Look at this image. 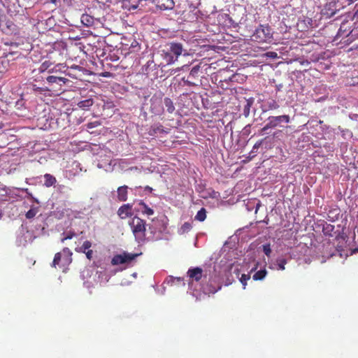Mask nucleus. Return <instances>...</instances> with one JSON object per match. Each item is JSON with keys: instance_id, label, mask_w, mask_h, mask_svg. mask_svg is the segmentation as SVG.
Here are the masks:
<instances>
[{"instance_id": "1", "label": "nucleus", "mask_w": 358, "mask_h": 358, "mask_svg": "<svg viewBox=\"0 0 358 358\" xmlns=\"http://www.w3.org/2000/svg\"><path fill=\"white\" fill-rule=\"evenodd\" d=\"M135 240L138 243H144L146 241V222L138 216L133 217L129 221Z\"/></svg>"}, {"instance_id": "2", "label": "nucleus", "mask_w": 358, "mask_h": 358, "mask_svg": "<svg viewBox=\"0 0 358 358\" xmlns=\"http://www.w3.org/2000/svg\"><path fill=\"white\" fill-rule=\"evenodd\" d=\"M166 50H163L164 59L167 64L175 63L178 57L185 51L183 45L178 42H170L166 45Z\"/></svg>"}, {"instance_id": "3", "label": "nucleus", "mask_w": 358, "mask_h": 358, "mask_svg": "<svg viewBox=\"0 0 358 358\" xmlns=\"http://www.w3.org/2000/svg\"><path fill=\"white\" fill-rule=\"evenodd\" d=\"M72 255L73 253L69 248H63L62 252H57L55 255L52 266L56 268L57 266H58L64 272H65L68 269V266L72 262Z\"/></svg>"}, {"instance_id": "4", "label": "nucleus", "mask_w": 358, "mask_h": 358, "mask_svg": "<svg viewBox=\"0 0 358 358\" xmlns=\"http://www.w3.org/2000/svg\"><path fill=\"white\" fill-rule=\"evenodd\" d=\"M46 81L48 83V85L50 86V89L45 88L43 89L42 91H55L58 92V94H60L63 92H64V90L62 88V86L66 85L69 80V79L64 78V77H59V76H48L46 78Z\"/></svg>"}, {"instance_id": "5", "label": "nucleus", "mask_w": 358, "mask_h": 358, "mask_svg": "<svg viewBox=\"0 0 358 358\" xmlns=\"http://www.w3.org/2000/svg\"><path fill=\"white\" fill-rule=\"evenodd\" d=\"M252 41L263 43L272 38L271 29L268 25H259L252 35Z\"/></svg>"}, {"instance_id": "6", "label": "nucleus", "mask_w": 358, "mask_h": 358, "mask_svg": "<svg viewBox=\"0 0 358 358\" xmlns=\"http://www.w3.org/2000/svg\"><path fill=\"white\" fill-rule=\"evenodd\" d=\"M200 71V66L196 65L194 66L190 71L189 75L186 78H182V81L187 86L196 87L200 84L199 79V72Z\"/></svg>"}, {"instance_id": "7", "label": "nucleus", "mask_w": 358, "mask_h": 358, "mask_svg": "<svg viewBox=\"0 0 358 358\" xmlns=\"http://www.w3.org/2000/svg\"><path fill=\"white\" fill-rule=\"evenodd\" d=\"M269 122L262 129V132H265L271 127H275L282 122L288 123L289 121V115L272 116L268 118Z\"/></svg>"}, {"instance_id": "8", "label": "nucleus", "mask_w": 358, "mask_h": 358, "mask_svg": "<svg viewBox=\"0 0 358 358\" xmlns=\"http://www.w3.org/2000/svg\"><path fill=\"white\" fill-rule=\"evenodd\" d=\"M150 104V111L155 115H162L164 112V108L163 107V101L161 98H157L153 96L151 100Z\"/></svg>"}, {"instance_id": "9", "label": "nucleus", "mask_w": 358, "mask_h": 358, "mask_svg": "<svg viewBox=\"0 0 358 358\" xmlns=\"http://www.w3.org/2000/svg\"><path fill=\"white\" fill-rule=\"evenodd\" d=\"M170 131L169 129H165L160 124H155L150 127L148 134L150 136H159L164 134H169Z\"/></svg>"}, {"instance_id": "10", "label": "nucleus", "mask_w": 358, "mask_h": 358, "mask_svg": "<svg viewBox=\"0 0 358 358\" xmlns=\"http://www.w3.org/2000/svg\"><path fill=\"white\" fill-rule=\"evenodd\" d=\"M117 215L122 220L131 217L132 206L129 203L122 205L117 210Z\"/></svg>"}, {"instance_id": "11", "label": "nucleus", "mask_w": 358, "mask_h": 358, "mask_svg": "<svg viewBox=\"0 0 358 358\" xmlns=\"http://www.w3.org/2000/svg\"><path fill=\"white\" fill-rule=\"evenodd\" d=\"M157 8L160 10H171L173 8L175 3L173 0H153Z\"/></svg>"}, {"instance_id": "12", "label": "nucleus", "mask_w": 358, "mask_h": 358, "mask_svg": "<svg viewBox=\"0 0 358 358\" xmlns=\"http://www.w3.org/2000/svg\"><path fill=\"white\" fill-rule=\"evenodd\" d=\"M203 270L199 267L189 268L187 271V275L189 278L195 281H199L202 278Z\"/></svg>"}, {"instance_id": "13", "label": "nucleus", "mask_w": 358, "mask_h": 358, "mask_svg": "<svg viewBox=\"0 0 358 358\" xmlns=\"http://www.w3.org/2000/svg\"><path fill=\"white\" fill-rule=\"evenodd\" d=\"M309 248L305 243H300L297 246L292 250V255L294 257L300 259V255H298V253H302L306 255L309 252Z\"/></svg>"}, {"instance_id": "14", "label": "nucleus", "mask_w": 358, "mask_h": 358, "mask_svg": "<svg viewBox=\"0 0 358 358\" xmlns=\"http://www.w3.org/2000/svg\"><path fill=\"white\" fill-rule=\"evenodd\" d=\"M80 21L83 25L90 27H93L97 22V20L89 14L84 13L81 15Z\"/></svg>"}, {"instance_id": "15", "label": "nucleus", "mask_w": 358, "mask_h": 358, "mask_svg": "<svg viewBox=\"0 0 358 358\" xmlns=\"http://www.w3.org/2000/svg\"><path fill=\"white\" fill-rule=\"evenodd\" d=\"M127 186L123 185L117 188V199L120 201H125L127 199Z\"/></svg>"}, {"instance_id": "16", "label": "nucleus", "mask_w": 358, "mask_h": 358, "mask_svg": "<svg viewBox=\"0 0 358 358\" xmlns=\"http://www.w3.org/2000/svg\"><path fill=\"white\" fill-rule=\"evenodd\" d=\"M138 210L141 211V213L144 215H152L154 214V210L150 208L144 201H140L138 202Z\"/></svg>"}, {"instance_id": "17", "label": "nucleus", "mask_w": 358, "mask_h": 358, "mask_svg": "<svg viewBox=\"0 0 358 358\" xmlns=\"http://www.w3.org/2000/svg\"><path fill=\"white\" fill-rule=\"evenodd\" d=\"M44 185L46 187H50L57 182L56 178L50 173H45L44 175Z\"/></svg>"}, {"instance_id": "18", "label": "nucleus", "mask_w": 358, "mask_h": 358, "mask_svg": "<svg viewBox=\"0 0 358 358\" xmlns=\"http://www.w3.org/2000/svg\"><path fill=\"white\" fill-rule=\"evenodd\" d=\"M163 104L165 106L166 111L169 113H173L175 110V106L173 101L169 98L165 97L163 100Z\"/></svg>"}, {"instance_id": "19", "label": "nucleus", "mask_w": 358, "mask_h": 358, "mask_svg": "<svg viewBox=\"0 0 358 358\" xmlns=\"http://www.w3.org/2000/svg\"><path fill=\"white\" fill-rule=\"evenodd\" d=\"M53 66V63L50 60L44 61L38 67V71L39 73H44L45 71H48L50 73V69Z\"/></svg>"}, {"instance_id": "20", "label": "nucleus", "mask_w": 358, "mask_h": 358, "mask_svg": "<svg viewBox=\"0 0 358 358\" xmlns=\"http://www.w3.org/2000/svg\"><path fill=\"white\" fill-rule=\"evenodd\" d=\"M9 55H13V53H9L5 57L0 59V73H3L7 70L9 65V59H8Z\"/></svg>"}, {"instance_id": "21", "label": "nucleus", "mask_w": 358, "mask_h": 358, "mask_svg": "<svg viewBox=\"0 0 358 358\" xmlns=\"http://www.w3.org/2000/svg\"><path fill=\"white\" fill-rule=\"evenodd\" d=\"M266 269L265 268H261L253 275L252 278L254 280H262L266 277Z\"/></svg>"}, {"instance_id": "22", "label": "nucleus", "mask_w": 358, "mask_h": 358, "mask_svg": "<svg viewBox=\"0 0 358 358\" xmlns=\"http://www.w3.org/2000/svg\"><path fill=\"white\" fill-rule=\"evenodd\" d=\"M94 101L92 99H87L78 102V106L83 110H87L90 106H92Z\"/></svg>"}, {"instance_id": "23", "label": "nucleus", "mask_w": 358, "mask_h": 358, "mask_svg": "<svg viewBox=\"0 0 358 358\" xmlns=\"http://www.w3.org/2000/svg\"><path fill=\"white\" fill-rule=\"evenodd\" d=\"M264 106L268 110H274L278 108L277 102L271 99L265 101Z\"/></svg>"}, {"instance_id": "24", "label": "nucleus", "mask_w": 358, "mask_h": 358, "mask_svg": "<svg viewBox=\"0 0 358 358\" xmlns=\"http://www.w3.org/2000/svg\"><path fill=\"white\" fill-rule=\"evenodd\" d=\"M125 261L126 260H125V259H124L123 253H122L120 255H115L111 260V263L113 265H119V264H125Z\"/></svg>"}, {"instance_id": "25", "label": "nucleus", "mask_w": 358, "mask_h": 358, "mask_svg": "<svg viewBox=\"0 0 358 358\" xmlns=\"http://www.w3.org/2000/svg\"><path fill=\"white\" fill-rule=\"evenodd\" d=\"M66 67V65L65 64L58 63L51 67V69H50V73L62 72L63 69Z\"/></svg>"}, {"instance_id": "26", "label": "nucleus", "mask_w": 358, "mask_h": 358, "mask_svg": "<svg viewBox=\"0 0 358 358\" xmlns=\"http://www.w3.org/2000/svg\"><path fill=\"white\" fill-rule=\"evenodd\" d=\"M141 50V45L138 43V41H134L130 47H129V53H136L138 52Z\"/></svg>"}, {"instance_id": "27", "label": "nucleus", "mask_w": 358, "mask_h": 358, "mask_svg": "<svg viewBox=\"0 0 358 358\" xmlns=\"http://www.w3.org/2000/svg\"><path fill=\"white\" fill-rule=\"evenodd\" d=\"M206 217V209L203 208H202L201 210H199L195 216V219L200 222L204 221Z\"/></svg>"}, {"instance_id": "28", "label": "nucleus", "mask_w": 358, "mask_h": 358, "mask_svg": "<svg viewBox=\"0 0 358 358\" xmlns=\"http://www.w3.org/2000/svg\"><path fill=\"white\" fill-rule=\"evenodd\" d=\"M91 246L92 243L90 241H85L79 249H76V251L78 252H85V251L90 250Z\"/></svg>"}, {"instance_id": "29", "label": "nucleus", "mask_w": 358, "mask_h": 358, "mask_svg": "<svg viewBox=\"0 0 358 358\" xmlns=\"http://www.w3.org/2000/svg\"><path fill=\"white\" fill-rule=\"evenodd\" d=\"M287 262L285 258H279L276 260L277 269L284 270Z\"/></svg>"}, {"instance_id": "30", "label": "nucleus", "mask_w": 358, "mask_h": 358, "mask_svg": "<svg viewBox=\"0 0 358 358\" xmlns=\"http://www.w3.org/2000/svg\"><path fill=\"white\" fill-rule=\"evenodd\" d=\"M138 254H131L127 252H123L124 259H125V263H129L133 261L136 257Z\"/></svg>"}, {"instance_id": "31", "label": "nucleus", "mask_w": 358, "mask_h": 358, "mask_svg": "<svg viewBox=\"0 0 358 358\" xmlns=\"http://www.w3.org/2000/svg\"><path fill=\"white\" fill-rule=\"evenodd\" d=\"M38 213V208H32L30 210H29L25 216L27 219H31L34 217Z\"/></svg>"}, {"instance_id": "32", "label": "nucleus", "mask_w": 358, "mask_h": 358, "mask_svg": "<svg viewBox=\"0 0 358 358\" xmlns=\"http://www.w3.org/2000/svg\"><path fill=\"white\" fill-rule=\"evenodd\" d=\"M250 279V274H242L240 282L243 285V289H245V287L247 285V281Z\"/></svg>"}, {"instance_id": "33", "label": "nucleus", "mask_w": 358, "mask_h": 358, "mask_svg": "<svg viewBox=\"0 0 358 358\" xmlns=\"http://www.w3.org/2000/svg\"><path fill=\"white\" fill-rule=\"evenodd\" d=\"M5 193L0 192V205L4 202L9 201V196L6 193L5 190H3Z\"/></svg>"}, {"instance_id": "34", "label": "nucleus", "mask_w": 358, "mask_h": 358, "mask_svg": "<svg viewBox=\"0 0 358 358\" xmlns=\"http://www.w3.org/2000/svg\"><path fill=\"white\" fill-rule=\"evenodd\" d=\"M263 251L264 252V254L267 256V257H269L271 253V245L270 244H265V245H263Z\"/></svg>"}, {"instance_id": "35", "label": "nucleus", "mask_w": 358, "mask_h": 358, "mask_svg": "<svg viewBox=\"0 0 358 358\" xmlns=\"http://www.w3.org/2000/svg\"><path fill=\"white\" fill-rule=\"evenodd\" d=\"M192 228V225L191 224H189V222H185L182 226V229L185 231H189L190 229Z\"/></svg>"}, {"instance_id": "36", "label": "nucleus", "mask_w": 358, "mask_h": 358, "mask_svg": "<svg viewBox=\"0 0 358 358\" xmlns=\"http://www.w3.org/2000/svg\"><path fill=\"white\" fill-rule=\"evenodd\" d=\"M86 255V257L89 259V260H91L92 258H93V251L92 250H88L87 251H85V252H84Z\"/></svg>"}, {"instance_id": "37", "label": "nucleus", "mask_w": 358, "mask_h": 358, "mask_svg": "<svg viewBox=\"0 0 358 358\" xmlns=\"http://www.w3.org/2000/svg\"><path fill=\"white\" fill-rule=\"evenodd\" d=\"M243 134L245 135H249L250 134V125L248 124L243 129Z\"/></svg>"}, {"instance_id": "38", "label": "nucleus", "mask_w": 358, "mask_h": 358, "mask_svg": "<svg viewBox=\"0 0 358 358\" xmlns=\"http://www.w3.org/2000/svg\"><path fill=\"white\" fill-rule=\"evenodd\" d=\"M75 236L74 233L69 234L66 237L62 239V242H64L66 240L71 239Z\"/></svg>"}, {"instance_id": "39", "label": "nucleus", "mask_w": 358, "mask_h": 358, "mask_svg": "<svg viewBox=\"0 0 358 358\" xmlns=\"http://www.w3.org/2000/svg\"><path fill=\"white\" fill-rule=\"evenodd\" d=\"M98 124H99V123H98L97 122H90L87 124V128L92 129V128L95 127L96 126H97Z\"/></svg>"}, {"instance_id": "40", "label": "nucleus", "mask_w": 358, "mask_h": 358, "mask_svg": "<svg viewBox=\"0 0 358 358\" xmlns=\"http://www.w3.org/2000/svg\"><path fill=\"white\" fill-rule=\"evenodd\" d=\"M266 55L271 57V58H276L277 57V53L275 52H268L266 53Z\"/></svg>"}, {"instance_id": "41", "label": "nucleus", "mask_w": 358, "mask_h": 358, "mask_svg": "<svg viewBox=\"0 0 358 358\" xmlns=\"http://www.w3.org/2000/svg\"><path fill=\"white\" fill-rule=\"evenodd\" d=\"M263 140L257 141L253 146V149H258L262 144Z\"/></svg>"}, {"instance_id": "42", "label": "nucleus", "mask_w": 358, "mask_h": 358, "mask_svg": "<svg viewBox=\"0 0 358 358\" xmlns=\"http://www.w3.org/2000/svg\"><path fill=\"white\" fill-rule=\"evenodd\" d=\"M249 111H250V105L248 104L247 106H245V109H244V114L245 116H248L249 115Z\"/></svg>"}, {"instance_id": "43", "label": "nucleus", "mask_w": 358, "mask_h": 358, "mask_svg": "<svg viewBox=\"0 0 358 358\" xmlns=\"http://www.w3.org/2000/svg\"><path fill=\"white\" fill-rule=\"evenodd\" d=\"M334 227L331 224H327L326 227H324V231H332Z\"/></svg>"}, {"instance_id": "44", "label": "nucleus", "mask_w": 358, "mask_h": 358, "mask_svg": "<svg viewBox=\"0 0 358 358\" xmlns=\"http://www.w3.org/2000/svg\"><path fill=\"white\" fill-rule=\"evenodd\" d=\"M49 1H50V2L55 4V6H57L58 4V3H59L61 1V0H49Z\"/></svg>"}, {"instance_id": "45", "label": "nucleus", "mask_w": 358, "mask_h": 358, "mask_svg": "<svg viewBox=\"0 0 358 358\" xmlns=\"http://www.w3.org/2000/svg\"><path fill=\"white\" fill-rule=\"evenodd\" d=\"M145 189L146 191L150 192H151L152 191V187H150V186H146V187H145Z\"/></svg>"}, {"instance_id": "46", "label": "nucleus", "mask_w": 358, "mask_h": 358, "mask_svg": "<svg viewBox=\"0 0 358 358\" xmlns=\"http://www.w3.org/2000/svg\"><path fill=\"white\" fill-rule=\"evenodd\" d=\"M357 252H358V247L352 250V253H357Z\"/></svg>"}, {"instance_id": "47", "label": "nucleus", "mask_w": 358, "mask_h": 358, "mask_svg": "<svg viewBox=\"0 0 358 358\" xmlns=\"http://www.w3.org/2000/svg\"><path fill=\"white\" fill-rule=\"evenodd\" d=\"M24 191L29 195V197H32V194L28 192V189H25Z\"/></svg>"}, {"instance_id": "48", "label": "nucleus", "mask_w": 358, "mask_h": 358, "mask_svg": "<svg viewBox=\"0 0 358 358\" xmlns=\"http://www.w3.org/2000/svg\"><path fill=\"white\" fill-rule=\"evenodd\" d=\"M257 268V264L256 265V266L255 268H252L251 269L250 272L252 273V272L255 271Z\"/></svg>"}, {"instance_id": "49", "label": "nucleus", "mask_w": 358, "mask_h": 358, "mask_svg": "<svg viewBox=\"0 0 358 358\" xmlns=\"http://www.w3.org/2000/svg\"><path fill=\"white\" fill-rule=\"evenodd\" d=\"M257 150H258V149H253V148H252V152L255 153V152H257Z\"/></svg>"}, {"instance_id": "50", "label": "nucleus", "mask_w": 358, "mask_h": 358, "mask_svg": "<svg viewBox=\"0 0 358 358\" xmlns=\"http://www.w3.org/2000/svg\"><path fill=\"white\" fill-rule=\"evenodd\" d=\"M113 0H105V2L112 3Z\"/></svg>"}, {"instance_id": "51", "label": "nucleus", "mask_w": 358, "mask_h": 358, "mask_svg": "<svg viewBox=\"0 0 358 358\" xmlns=\"http://www.w3.org/2000/svg\"><path fill=\"white\" fill-rule=\"evenodd\" d=\"M2 215H3V213H1V211L0 210V219H1Z\"/></svg>"}, {"instance_id": "52", "label": "nucleus", "mask_w": 358, "mask_h": 358, "mask_svg": "<svg viewBox=\"0 0 358 358\" xmlns=\"http://www.w3.org/2000/svg\"><path fill=\"white\" fill-rule=\"evenodd\" d=\"M108 73H104L103 76H105V77H106V76H108Z\"/></svg>"}, {"instance_id": "53", "label": "nucleus", "mask_w": 358, "mask_h": 358, "mask_svg": "<svg viewBox=\"0 0 358 358\" xmlns=\"http://www.w3.org/2000/svg\"><path fill=\"white\" fill-rule=\"evenodd\" d=\"M357 136H358V127H357Z\"/></svg>"}]
</instances>
